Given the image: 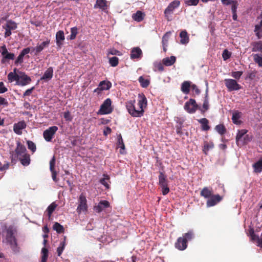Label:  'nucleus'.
I'll return each instance as SVG.
<instances>
[{
	"label": "nucleus",
	"instance_id": "20e7f679",
	"mask_svg": "<svg viewBox=\"0 0 262 262\" xmlns=\"http://www.w3.org/2000/svg\"><path fill=\"white\" fill-rule=\"evenodd\" d=\"M17 27V24L13 20H8L6 23L3 26V28L5 30V37L10 36L12 31L15 30Z\"/></svg>",
	"mask_w": 262,
	"mask_h": 262
},
{
	"label": "nucleus",
	"instance_id": "680f3d73",
	"mask_svg": "<svg viewBox=\"0 0 262 262\" xmlns=\"http://www.w3.org/2000/svg\"><path fill=\"white\" fill-rule=\"evenodd\" d=\"M8 91L7 88L4 86L3 82H0V94L4 93Z\"/></svg>",
	"mask_w": 262,
	"mask_h": 262
},
{
	"label": "nucleus",
	"instance_id": "49530a36",
	"mask_svg": "<svg viewBox=\"0 0 262 262\" xmlns=\"http://www.w3.org/2000/svg\"><path fill=\"white\" fill-rule=\"evenodd\" d=\"M41 253L42 254L41 262H46V260L47 259L48 256V249L46 248H45V247L42 248V249H41Z\"/></svg>",
	"mask_w": 262,
	"mask_h": 262
},
{
	"label": "nucleus",
	"instance_id": "9b49d317",
	"mask_svg": "<svg viewBox=\"0 0 262 262\" xmlns=\"http://www.w3.org/2000/svg\"><path fill=\"white\" fill-rule=\"evenodd\" d=\"M50 43V40H47L43 41L40 44H37L35 48H32L31 52L33 53L35 55H38L45 48L48 47Z\"/></svg>",
	"mask_w": 262,
	"mask_h": 262
},
{
	"label": "nucleus",
	"instance_id": "bb28decb",
	"mask_svg": "<svg viewBox=\"0 0 262 262\" xmlns=\"http://www.w3.org/2000/svg\"><path fill=\"white\" fill-rule=\"evenodd\" d=\"M159 184L161 187L168 186L166 177L162 172H160V174L159 176Z\"/></svg>",
	"mask_w": 262,
	"mask_h": 262
},
{
	"label": "nucleus",
	"instance_id": "a878e982",
	"mask_svg": "<svg viewBox=\"0 0 262 262\" xmlns=\"http://www.w3.org/2000/svg\"><path fill=\"white\" fill-rule=\"evenodd\" d=\"M176 60V58L174 56H171L170 57H166L163 59L162 62L166 66H170L172 65Z\"/></svg>",
	"mask_w": 262,
	"mask_h": 262
},
{
	"label": "nucleus",
	"instance_id": "8fccbe9b",
	"mask_svg": "<svg viewBox=\"0 0 262 262\" xmlns=\"http://www.w3.org/2000/svg\"><path fill=\"white\" fill-rule=\"evenodd\" d=\"M199 0H185L184 3L186 6H196Z\"/></svg>",
	"mask_w": 262,
	"mask_h": 262
},
{
	"label": "nucleus",
	"instance_id": "a19ab883",
	"mask_svg": "<svg viewBox=\"0 0 262 262\" xmlns=\"http://www.w3.org/2000/svg\"><path fill=\"white\" fill-rule=\"evenodd\" d=\"M15 57V55L12 53H6L5 55H3V58L2 60L3 63H5L7 60H13Z\"/></svg>",
	"mask_w": 262,
	"mask_h": 262
},
{
	"label": "nucleus",
	"instance_id": "6ab92c4d",
	"mask_svg": "<svg viewBox=\"0 0 262 262\" xmlns=\"http://www.w3.org/2000/svg\"><path fill=\"white\" fill-rule=\"evenodd\" d=\"M26 151V147L24 145L21 144L19 142H18L17 143V147L15 150V152L17 157H20L23 155L27 154Z\"/></svg>",
	"mask_w": 262,
	"mask_h": 262
},
{
	"label": "nucleus",
	"instance_id": "bf43d9fd",
	"mask_svg": "<svg viewBox=\"0 0 262 262\" xmlns=\"http://www.w3.org/2000/svg\"><path fill=\"white\" fill-rule=\"evenodd\" d=\"M213 147V144L212 143H206L204 147V151L206 153V151L209 150Z\"/></svg>",
	"mask_w": 262,
	"mask_h": 262
},
{
	"label": "nucleus",
	"instance_id": "f03ea898",
	"mask_svg": "<svg viewBox=\"0 0 262 262\" xmlns=\"http://www.w3.org/2000/svg\"><path fill=\"white\" fill-rule=\"evenodd\" d=\"M15 231L13 229L12 227H9L6 232V241L10 245L12 250L17 252L18 251V248L16 242V239L15 237Z\"/></svg>",
	"mask_w": 262,
	"mask_h": 262
},
{
	"label": "nucleus",
	"instance_id": "ea45409f",
	"mask_svg": "<svg viewBox=\"0 0 262 262\" xmlns=\"http://www.w3.org/2000/svg\"><path fill=\"white\" fill-rule=\"evenodd\" d=\"M53 228L58 233H61L64 231L63 227L57 222L54 223Z\"/></svg>",
	"mask_w": 262,
	"mask_h": 262
},
{
	"label": "nucleus",
	"instance_id": "412c9836",
	"mask_svg": "<svg viewBox=\"0 0 262 262\" xmlns=\"http://www.w3.org/2000/svg\"><path fill=\"white\" fill-rule=\"evenodd\" d=\"M109 206V203L107 201H100L97 206L95 207V210L97 212H100L105 208Z\"/></svg>",
	"mask_w": 262,
	"mask_h": 262
},
{
	"label": "nucleus",
	"instance_id": "423d86ee",
	"mask_svg": "<svg viewBox=\"0 0 262 262\" xmlns=\"http://www.w3.org/2000/svg\"><path fill=\"white\" fill-rule=\"evenodd\" d=\"M78 206L76 209L77 212L78 214L81 213L82 212H85L87 210V201L86 196L81 193L78 199Z\"/></svg>",
	"mask_w": 262,
	"mask_h": 262
},
{
	"label": "nucleus",
	"instance_id": "b1692460",
	"mask_svg": "<svg viewBox=\"0 0 262 262\" xmlns=\"http://www.w3.org/2000/svg\"><path fill=\"white\" fill-rule=\"evenodd\" d=\"M252 52H260L262 53V41L253 42L252 43Z\"/></svg>",
	"mask_w": 262,
	"mask_h": 262
},
{
	"label": "nucleus",
	"instance_id": "7ed1b4c3",
	"mask_svg": "<svg viewBox=\"0 0 262 262\" xmlns=\"http://www.w3.org/2000/svg\"><path fill=\"white\" fill-rule=\"evenodd\" d=\"M113 108L112 106V101L111 99L107 98L101 105L98 114L100 115L109 114L113 112Z\"/></svg>",
	"mask_w": 262,
	"mask_h": 262
},
{
	"label": "nucleus",
	"instance_id": "f704fd0d",
	"mask_svg": "<svg viewBox=\"0 0 262 262\" xmlns=\"http://www.w3.org/2000/svg\"><path fill=\"white\" fill-rule=\"evenodd\" d=\"M66 245V237H64V239L60 242L58 247L57 249V252L58 254V256H60L61 253H62L63 250L65 248Z\"/></svg>",
	"mask_w": 262,
	"mask_h": 262
},
{
	"label": "nucleus",
	"instance_id": "393cba45",
	"mask_svg": "<svg viewBox=\"0 0 262 262\" xmlns=\"http://www.w3.org/2000/svg\"><path fill=\"white\" fill-rule=\"evenodd\" d=\"M242 116L241 112L236 111L233 113L232 120L233 122L237 125H239L241 123V121L239 120Z\"/></svg>",
	"mask_w": 262,
	"mask_h": 262
},
{
	"label": "nucleus",
	"instance_id": "dca6fc26",
	"mask_svg": "<svg viewBox=\"0 0 262 262\" xmlns=\"http://www.w3.org/2000/svg\"><path fill=\"white\" fill-rule=\"evenodd\" d=\"M26 127V124L24 121L18 122L15 123L13 126L14 132L17 135L22 134L21 130Z\"/></svg>",
	"mask_w": 262,
	"mask_h": 262
},
{
	"label": "nucleus",
	"instance_id": "de8ad7c7",
	"mask_svg": "<svg viewBox=\"0 0 262 262\" xmlns=\"http://www.w3.org/2000/svg\"><path fill=\"white\" fill-rule=\"evenodd\" d=\"M78 33V29L77 27H73L71 29V35L70 36V39L73 40L76 38V36Z\"/></svg>",
	"mask_w": 262,
	"mask_h": 262
},
{
	"label": "nucleus",
	"instance_id": "0e129e2a",
	"mask_svg": "<svg viewBox=\"0 0 262 262\" xmlns=\"http://www.w3.org/2000/svg\"><path fill=\"white\" fill-rule=\"evenodd\" d=\"M23 58L24 57L21 56L20 54L17 57V59L15 61V63L16 64H18V63H21L23 62Z\"/></svg>",
	"mask_w": 262,
	"mask_h": 262
},
{
	"label": "nucleus",
	"instance_id": "5fc2aeb1",
	"mask_svg": "<svg viewBox=\"0 0 262 262\" xmlns=\"http://www.w3.org/2000/svg\"><path fill=\"white\" fill-rule=\"evenodd\" d=\"M231 56V53L227 50H225L222 54V57L224 60L229 59Z\"/></svg>",
	"mask_w": 262,
	"mask_h": 262
},
{
	"label": "nucleus",
	"instance_id": "2f4dec72",
	"mask_svg": "<svg viewBox=\"0 0 262 262\" xmlns=\"http://www.w3.org/2000/svg\"><path fill=\"white\" fill-rule=\"evenodd\" d=\"M253 167L255 172L260 173L262 171V159L253 164Z\"/></svg>",
	"mask_w": 262,
	"mask_h": 262
},
{
	"label": "nucleus",
	"instance_id": "13d9d810",
	"mask_svg": "<svg viewBox=\"0 0 262 262\" xmlns=\"http://www.w3.org/2000/svg\"><path fill=\"white\" fill-rule=\"evenodd\" d=\"M231 11L232 13H236L237 8L238 6L237 2L234 1L232 4H231Z\"/></svg>",
	"mask_w": 262,
	"mask_h": 262
},
{
	"label": "nucleus",
	"instance_id": "c9c22d12",
	"mask_svg": "<svg viewBox=\"0 0 262 262\" xmlns=\"http://www.w3.org/2000/svg\"><path fill=\"white\" fill-rule=\"evenodd\" d=\"M170 34H171V32H168L164 34V35L163 36L162 43H163V49L165 51H166L165 47L167 46L168 40L170 36Z\"/></svg>",
	"mask_w": 262,
	"mask_h": 262
},
{
	"label": "nucleus",
	"instance_id": "69168bd1",
	"mask_svg": "<svg viewBox=\"0 0 262 262\" xmlns=\"http://www.w3.org/2000/svg\"><path fill=\"white\" fill-rule=\"evenodd\" d=\"M161 188L162 194L163 195H166L169 192V189L168 187V186L162 187Z\"/></svg>",
	"mask_w": 262,
	"mask_h": 262
},
{
	"label": "nucleus",
	"instance_id": "79ce46f5",
	"mask_svg": "<svg viewBox=\"0 0 262 262\" xmlns=\"http://www.w3.org/2000/svg\"><path fill=\"white\" fill-rule=\"evenodd\" d=\"M203 108L204 110L201 109V112H205L209 108V100L207 96V91H206V95L204 100Z\"/></svg>",
	"mask_w": 262,
	"mask_h": 262
},
{
	"label": "nucleus",
	"instance_id": "37998d69",
	"mask_svg": "<svg viewBox=\"0 0 262 262\" xmlns=\"http://www.w3.org/2000/svg\"><path fill=\"white\" fill-rule=\"evenodd\" d=\"M216 131L221 135H223L226 132V128L222 124H219L215 127Z\"/></svg>",
	"mask_w": 262,
	"mask_h": 262
},
{
	"label": "nucleus",
	"instance_id": "09e8293b",
	"mask_svg": "<svg viewBox=\"0 0 262 262\" xmlns=\"http://www.w3.org/2000/svg\"><path fill=\"white\" fill-rule=\"evenodd\" d=\"M154 70L155 71H159L160 72H162L164 70V68L162 66V64L160 62H155L154 63Z\"/></svg>",
	"mask_w": 262,
	"mask_h": 262
},
{
	"label": "nucleus",
	"instance_id": "473e14b6",
	"mask_svg": "<svg viewBox=\"0 0 262 262\" xmlns=\"http://www.w3.org/2000/svg\"><path fill=\"white\" fill-rule=\"evenodd\" d=\"M201 195L205 198L208 199L212 195V192L207 187H204L201 191Z\"/></svg>",
	"mask_w": 262,
	"mask_h": 262
},
{
	"label": "nucleus",
	"instance_id": "1a4fd4ad",
	"mask_svg": "<svg viewBox=\"0 0 262 262\" xmlns=\"http://www.w3.org/2000/svg\"><path fill=\"white\" fill-rule=\"evenodd\" d=\"M58 130L56 126H52L43 132V136L45 140L47 142L51 141L54 135Z\"/></svg>",
	"mask_w": 262,
	"mask_h": 262
},
{
	"label": "nucleus",
	"instance_id": "c03bdc74",
	"mask_svg": "<svg viewBox=\"0 0 262 262\" xmlns=\"http://www.w3.org/2000/svg\"><path fill=\"white\" fill-rule=\"evenodd\" d=\"M119 59L116 56L109 58V63L112 67H115L118 64Z\"/></svg>",
	"mask_w": 262,
	"mask_h": 262
},
{
	"label": "nucleus",
	"instance_id": "603ef678",
	"mask_svg": "<svg viewBox=\"0 0 262 262\" xmlns=\"http://www.w3.org/2000/svg\"><path fill=\"white\" fill-rule=\"evenodd\" d=\"M118 143L119 147L122 149H124L125 145L123 143V139L121 135H119L118 136Z\"/></svg>",
	"mask_w": 262,
	"mask_h": 262
},
{
	"label": "nucleus",
	"instance_id": "052dcab7",
	"mask_svg": "<svg viewBox=\"0 0 262 262\" xmlns=\"http://www.w3.org/2000/svg\"><path fill=\"white\" fill-rule=\"evenodd\" d=\"M8 104L9 103L8 101L4 98H3L0 96V106L3 105L4 106H7Z\"/></svg>",
	"mask_w": 262,
	"mask_h": 262
},
{
	"label": "nucleus",
	"instance_id": "cd10ccee",
	"mask_svg": "<svg viewBox=\"0 0 262 262\" xmlns=\"http://www.w3.org/2000/svg\"><path fill=\"white\" fill-rule=\"evenodd\" d=\"M254 61L258 64L259 67H262V54L257 53L252 55Z\"/></svg>",
	"mask_w": 262,
	"mask_h": 262
},
{
	"label": "nucleus",
	"instance_id": "6e6d98bb",
	"mask_svg": "<svg viewBox=\"0 0 262 262\" xmlns=\"http://www.w3.org/2000/svg\"><path fill=\"white\" fill-rule=\"evenodd\" d=\"M96 3L99 8H104L106 6L105 0H97Z\"/></svg>",
	"mask_w": 262,
	"mask_h": 262
},
{
	"label": "nucleus",
	"instance_id": "4be33fe9",
	"mask_svg": "<svg viewBox=\"0 0 262 262\" xmlns=\"http://www.w3.org/2000/svg\"><path fill=\"white\" fill-rule=\"evenodd\" d=\"M19 159L24 166H28L30 163V157L29 154H25L21 156H20Z\"/></svg>",
	"mask_w": 262,
	"mask_h": 262
},
{
	"label": "nucleus",
	"instance_id": "4468645a",
	"mask_svg": "<svg viewBox=\"0 0 262 262\" xmlns=\"http://www.w3.org/2000/svg\"><path fill=\"white\" fill-rule=\"evenodd\" d=\"M142 57V51L139 47H134L131 50L130 57L132 59H140Z\"/></svg>",
	"mask_w": 262,
	"mask_h": 262
},
{
	"label": "nucleus",
	"instance_id": "72a5a7b5",
	"mask_svg": "<svg viewBox=\"0 0 262 262\" xmlns=\"http://www.w3.org/2000/svg\"><path fill=\"white\" fill-rule=\"evenodd\" d=\"M198 121L202 125V130L206 131L209 129L210 127L208 125V120L206 118H202Z\"/></svg>",
	"mask_w": 262,
	"mask_h": 262
},
{
	"label": "nucleus",
	"instance_id": "a18cd8bd",
	"mask_svg": "<svg viewBox=\"0 0 262 262\" xmlns=\"http://www.w3.org/2000/svg\"><path fill=\"white\" fill-rule=\"evenodd\" d=\"M194 237L193 232L192 231H189L187 233L183 234V237L184 238L186 239V242L191 240Z\"/></svg>",
	"mask_w": 262,
	"mask_h": 262
},
{
	"label": "nucleus",
	"instance_id": "0eeeda50",
	"mask_svg": "<svg viewBox=\"0 0 262 262\" xmlns=\"http://www.w3.org/2000/svg\"><path fill=\"white\" fill-rule=\"evenodd\" d=\"M198 107L195 100L193 99H190L187 101L184 106V110L189 114L194 113Z\"/></svg>",
	"mask_w": 262,
	"mask_h": 262
},
{
	"label": "nucleus",
	"instance_id": "338daca9",
	"mask_svg": "<svg viewBox=\"0 0 262 262\" xmlns=\"http://www.w3.org/2000/svg\"><path fill=\"white\" fill-rule=\"evenodd\" d=\"M250 140V139L248 135H245L241 141L242 144L246 143Z\"/></svg>",
	"mask_w": 262,
	"mask_h": 262
},
{
	"label": "nucleus",
	"instance_id": "864d4df0",
	"mask_svg": "<svg viewBox=\"0 0 262 262\" xmlns=\"http://www.w3.org/2000/svg\"><path fill=\"white\" fill-rule=\"evenodd\" d=\"M242 74L243 72L242 71L233 72H232L231 76L236 79H239Z\"/></svg>",
	"mask_w": 262,
	"mask_h": 262
},
{
	"label": "nucleus",
	"instance_id": "2eb2a0df",
	"mask_svg": "<svg viewBox=\"0 0 262 262\" xmlns=\"http://www.w3.org/2000/svg\"><path fill=\"white\" fill-rule=\"evenodd\" d=\"M175 247L180 250H184L187 247V242L186 239L180 237L178 238L177 242L175 243Z\"/></svg>",
	"mask_w": 262,
	"mask_h": 262
},
{
	"label": "nucleus",
	"instance_id": "f8f14e48",
	"mask_svg": "<svg viewBox=\"0 0 262 262\" xmlns=\"http://www.w3.org/2000/svg\"><path fill=\"white\" fill-rule=\"evenodd\" d=\"M222 200V197L219 195H212L208 199L206 205L207 207L214 206Z\"/></svg>",
	"mask_w": 262,
	"mask_h": 262
},
{
	"label": "nucleus",
	"instance_id": "9d476101",
	"mask_svg": "<svg viewBox=\"0 0 262 262\" xmlns=\"http://www.w3.org/2000/svg\"><path fill=\"white\" fill-rule=\"evenodd\" d=\"M225 84L229 92L237 91L241 89V86L236 81L232 79H225Z\"/></svg>",
	"mask_w": 262,
	"mask_h": 262
},
{
	"label": "nucleus",
	"instance_id": "aec40b11",
	"mask_svg": "<svg viewBox=\"0 0 262 262\" xmlns=\"http://www.w3.org/2000/svg\"><path fill=\"white\" fill-rule=\"evenodd\" d=\"M111 86L112 83L110 81H102L100 82L98 87L94 90V92H96L99 90H102L103 91L109 90Z\"/></svg>",
	"mask_w": 262,
	"mask_h": 262
},
{
	"label": "nucleus",
	"instance_id": "e2e57ef3",
	"mask_svg": "<svg viewBox=\"0 0 262 262\" xmlns=\"http://www.w3.org/2000/svg\"><path fill=\"white\" fill-rule=\"evenodd\" d=\"M34 89V87H32L31 89H28L27 90H26L23 95L24 97L30 96L31 94V93Z\"/></svg>",
	"mask_w": 262,
	"mask_h": 262
},
{
	"label": "nucleus",
	"instance_id": "3c124183",
	"mask_svg": "<svg viewBox=\"0 0 262 262\" xmlns=\"http://www.w3.org/2000/svg\"><path fill=\"white\" fill-rule=\"evenodd\" d=\"M27 145L28 148L31 150L33 152H35L36 150V145L35 144L31 141H27Z\"/></svg>",
	"mask_w": 262,
	"mask_h": 262
},
{
	"label": "nucleus",
	"instance_id": "58836bf2",
	"mask_svg": "<svg viewBox=\"0 0 262 262\" xmlns=\"http://www.w3.org/2000/svg\"><path fill=\"white\" fill-rule=\"evenodd\" d=\"M57 206V205L55 202H53L48 206L47 211L48 212V214L49 217H50L52 213L55 210Z\"/></svg>",
	"mask_w": 262,
	"mask_h": 262
},
{
	"label": "nucleus",
	"instance_id": "7c9ffc66",
	"mask_svg": "<svg viewBox=\"0 0 262 262\" xmlns=\"http://www.w3.org/2000/svg\"><path fill=\"white\" fill-rule=\"evenodd\" d=\"M190 83L189 81H186L182 83L181 91L186 94H188L190 91Z\"/></svg>",
	"mask_w": 262,
	"mask_h": 262
},
{
	"label": "nucleus",
	"instance_id": "4c0bfd02",
	"mask_svg": "<svg viewBox=\"0 0 262 262\" xmlns=\"http://www.w3.org/2000/svg\"><path fill=\"white\" fill-rule=\"evenodd\" d=\"M133 19L138 22L141 21L144 18L143 14L140 11H138L136 13L133 15Z\"/></svg>",
	"mask_w": 262,
	"mask_h": 262
},
{
	"label": "nucleus",
	"instance_id": "39448f33",
	"mask_svg": "<svg viewBox=\"0 0 262 262\" xmlns=\"http://www.w3.org/2000/svg\"><path fill=\"white\" fill-rule=\"evenodd\" d=\"M17 77L16 84L18 85L25 86L29 84L31 81V78L22 72L18 71Z\"/></svg>",
	"mask_w": 262,
	"mask_h": 262
},
{
	"label": "nucleus",
	"instance_id": "c756f323",
	"mask_svg": "<svg viewBox=\"0 0 262 262\" xmlns=\"http://www.w3.org/2000/svg\"><path fill=\"white\" fill-rule=\"evenodd\" d=\"M17 69H14L13 70V72H10L9 73L8 75V79L9 81L12 82L14 81H16V83H17V76L18 75V71L16 72Z\"/></svg>",
	"mask_w": 262,
	"mask_h": 262
},
{
	"label": "nucleus",
	"instance_id": "6e6552de",
	"mask_svg": "<svg viewBox=\"0 0 262 262\" xmlns=\"http://www.w3.org/2000/svg\"><path fill=\"white\" fill-rule=\"evenodd\" d=\"M180 5V2L178 0H175L171 2L164 11V14L168 20H170L168 15L173 13V10L178 8Z\"/></svg>",
	"mask_w": 262,
	"mask_h": 262
},
{
	"label": "nucleus",
	"instance_id": "5701e85b",
	"mask_svg": "<svg viewBox=\"0 0 262 262\" xmlns=\"http://www.w3.org/2000/svg\"><path fill=\"white\" fill-rule=\"evenodd\" d=\"M180 37L181 38L180 42L182 44L185 45L188 43L189 38L187 32L185 30H183L181 32Z\"/></svg>",
	"mask_w": 262,
	"mask_h": 262
},
{
	"label": "nucleus",
	"instance_id": "f257e3e1",
	"mask_svg": "<svg viewBox=\"0 0 262 262\" xmlns=\"http://www.w3.org/2000/svg\"><path fill=\"white\" fill-rule=\"evenodd\" d=\"M138 107L135 105V100H130L126 102V107L129 114L134 117H140L143 115V108L146 106L147 99L144 96L139 95Z\"/></svg>",
	"mask_w": 262,
	"mask_h": 262
},
{
	"label": "nucleus",
	"instance_id": "774afa93",
	"mask_svg": "<svg viewBox=\"0 0 262 262\" xmlns=\"http://www.w3.org/2000/svg\"><path fill=\"white\" fill-rule=\"evenodd\" d=\"M222 3L223 4L225 5H231L234 1L232 0H221Z\"/></svg>",
	"mask_w": 262,
	"mask_h": 262
},
{
	"label": "nucleus",
	"instance_id": "4d7b16f0",
	"mask_svg": "<svg viewBox=\"0 0 262 262\" xmlns=\"http://www.w3.org/2000/svg\"><path fill=\"white\" fill-rule=\"evenodd\" d=\"M32 49L29 47L24 49L19 54L23 57L31 51Z\"/></svg>",
	"mask_w": 262,
	"mask_h": 262
},
{
	"label": "nucleus",
	"instance_id": "c85d7f7f",
	"mask_svg": "<svg viewBox=\"0 0 262 262\" xmlns=\"http://www.w3.org/2000/svg\"><path fill=\"white\" fill-rule=\"evenodd\" d=\"M247 132V130L246 129H241L240 130H238V132L237 134L236 137V142L237 144H238L239 143L241 142V141L242 140L243 138H244V136L246 135Z\"/></svg>",
	"mask_w": 262,
	"mask_h": 262
},
{
	"label": "nucleus",
	"instance_id": "f3484780",
	"mask_svg": "<svg viewBox=\"0 0 262 262\" xmlns=\"http://www.w3.org/2000/svg\"><path fill=\"white\" fill-rule=\"evenodd\" d=\"M53 76V69L52 67H49L44 73L42 76L40 78V80L48 81L50 80Z\"/></svg>",
	"mask_w": 262,
	"mask_h": 262
},
{
	"label": "nucleus",
	"instance_id": "e433bc0d",
	"mask_svg": "<svg viewBox=\"0 0 262 262\" xmlns=\"http://www.w3.org/2000/svg\"><path fill=\"white\" fill-rule=\"evenodd\" d=\"M138 80L142 88H147L150 83V81L147 79H145L143 76L139 77Z\"/></svg>",
	"mask_w": 262,
	"mask_h": 262
},
{
	"label": "nucleus",
	"instance_id": "ddd939ff",
	"mask_svg": "<svg viewBox=\"0 0 262 262\" xmlns=\"http://www.w3.org/2000/svg\"><path fill=\"white\" fill-rule=\"evenodd\" d=\"M55 156H53L51 160L50 161V170L51 172L52 173V178L53 180L57 182L58 181V179H57L56 176H57V172L55 170Z\"/></svg>",
	"mask_w": 262,
	"mask_h": 262
},
{
	"label": "nucleus",
	"instance_id": "a211bd4d",
	"mask_svg": "<svg viewBox=\"0 0 262 262\" xmlns=\"http://www.w3.org/2000/svg\"><path fill=\"white\" fill-rule=\"evenodd\" d=\"M64 35L63 31H59L56 34V42L57 46L60 48L62 45V42L64 40Z\"/></svg>",
	"mask_w": 262,
	"mask_h": 262
}]
</instances>
